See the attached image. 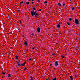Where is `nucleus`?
Returning a JSON list of instances; mask_svg holds the SVG:
<instances>
[{
	"mask_svg": "<svg viewBox=\"0 0 80 80\" xmlns=\"http://www.w3.org/2000/svg\"><path fill=\"white\" fill-rule=\"evenodd\" d=\"M31 13L32 15V16H33V15H35V17H37V16H38V14L37 13V11H31Z\"/></svg>",
	"mask_w": 80,
	"mask_h": 80,
	"instance_id": "1",
	"label": "nucleus"
},
{
	"mask_svg": "<svg viewBox=\"0 0 80 80\" xmlns=\"http://www.w3.org/2000/svg\"><path fill=\"white\" fill-rule=\"evenodd\" d=\"M75 23L76 24H78V21L77 19H75Z\"/></svg>",
	"mask_w": 80,
	"mask_h": 80,
	"instance_id": "2",
	"label": "nucleus"
},
{
	"mask_svg": "<svg viewBox=\"0 0 80 80\" xmlns=\"http://www.w3.org/2000/svg\"><path fill=\"white\" fill-rule=\"evenodd\" d=\"M58 61H56L55 62V67H57L58 66Z\"/></svg>",
	"mask_w": 80,
	"mask_h": 80,
	"instance_id": "3",
	"label": "nucleus"
},
{
	"mask_svg": "<svg viewBox=\"0 0 80 80\" xmlns=\"http://www.w3.org/2000/svg\"><path fill=\"white\" fill-rule=\"evenodd\" d=\"M37 30L38 32V33L40 32V28H38L37 29Z\"/></svg>",
	"mask_w": 80,
	"mask_h": 80,
	"instance_id": "4",
	"label": "nucleus"
},
{
	"mask_svg": "<svg viewBox=\"0 0 80 80\" xmlns=\"http://www.w3.org/2000/svg\"><path fill=\"white\" fill-rule=\"evenodd\" d=\"M24 44L25 45H26V46H28V43H27V41H25L24 42Z\"/></svg>",
	"mask_w": 80,
	"mask_h": 80,
	"instance_id": "5",
	"label": "nucleus"
},
{
	"mask_svg": "<svg viewBox=\"0 0 80 80\" xmlns=\"http://www.w3.org/2000/svg\"><path fill=\"white\" fill-rule=\"evenodd\" d=\"M57 28H59L60 27V23L57 25Z\"/></svg>",
	"mask_w": 80,
	"mask_h": 80,
	"instance_id": "6",
	"label": "nucleus"
},
{
	"mask_svg": "<svg viewBox=\"0 0 80 80\" xmlns=\"http://www.w3.org/2000/svg\"><path fill=\"white\" fill-rule=\"evenodd\" d=\"M58 6H62V4H61L60 2H59L58 3Z\"/></svg>",
	"mask_w": 80,
	"mask_h": 80,
	"instance_id": "7",
	"label": "nucleus"
},
{
	"mask_svg": "<svg viewBox=\"0 0 80 80\" xmlns=\"http://www.w3.org/2000/svg\"><path fill=\"white\" fill-rule=\"evenodd\" d=\"M15 57H16V60H18V56H16Z\"/></svg>",
	"mask_w": 80,
	"mask_h": 80,
	"instance_id": "8",
	"label": "nucleus"
},
{
	"mask_svg": "<svg viewBox=\"0 0 80 80\" xmlns=\"http://www.w3.org/2000/svg\"><path fill=\"white\" fill-rule=\"evenodd\" d=\"M18 67H20V66H21V64H20V63H18Z\"/></svg>",
	"mask_w": 80,
	"mask_h": 80,
	"instance_id": "9",
	"label": "nucleus"
},
{
	"mask_svg": "<svg viewBox=\"0 0 80 80\" xmlns=\"http://www.w3.org/2000/svg\"><path fill=\"white\" fill-rule=\"evenodd\" d=\"M70 78L71 80H73V78H72V76H70Z\"/></svg>",
	"mask_w": 80,
	"mask_h": 80,
	"instance_id": "10",
	"label": "nucleus"
},
{
	"mask_svg": "<svg viewBox=\"0 0 80 80\" xmlns=\"http://www.w3.org/2000/svg\"><path fill=\"white\" fill-rule=\"evenodd\" d=\"M8 77H11V76L10 75V74H9L8 75Z\"/></svg>",
	"mask_w": 80,
	"mask_h": 80,
	"instance_id": "11",
	"label": "nucleus"
},
{
	"mask_svg": "<svg viewBox=\"0 0 80 80\" xmlns=\"http://www.w3.org/2000/svg\"><path fill=\"white\" fill-rule=\"evenodd\" d=\"M30 80H33V78L32 77H30Z\"/></svg>",
	"mask_w": 80,
	"mask_h": 80,
	"instance_id": "12",
	"label": "nucleus"
},
{
	"mask_svg": "<svg viewBox=\"0 0 80 80\" xmlns=\"http://www.w3.org/2000/svg\"><path fill=\"white\" fill-rule=\"evenodd\" d=\"M61 57H62V58H64L65 57H64V56H63V55H62L61 56Z\"/></svg>",
	"mask_w": 80,
	"mask_h": 80,
	"instance_id": "13",
	"label": "nucleus"
},
{
	"mask_svg": "<svg viewBox=\"0 0 80 80\" xmlns=\"http://www.w3.org/2000/svg\"><path fill=\"white\" fill-rule=\"evenodd\" d=\"M72 18H70L69 19V21H72Z\"/></svg>",
	"mask_w": 80,
	"mask_h": 80,
	"instance_id": "14",
	"label": "nucleus"
},
{
	"mask_svg": "<svg viewBox=\"0 0 80 80\" xmlns=\"http://www.w3.org/2000/svg\"><path fill=\"white\" fill-rule=\"evenodd\" d=\"M44 3H47V2L46 1H45Z\"/></svg>",
	"mask_w": 80,
	"mask_h": 80,
	"instance_id": "15",
	"label": "nucleus"
},
{
	"mask_svg": "<svg viewBox=\"0 0 80 80\" xmlns=\"http://www.w3.org/2000/svg\"><path fill=\"white\" fill-rule=\"evenodd\" d=\"M26 4H27V5H28V4H29V2H27Z\"/></svg>",
	"mask_w": 80,
	"mask_h": 80,
	"instance_id": "16",
	"label": "nucleus"
},
{
	"mask_svg": "<svg viewBox=\"0 0 80 80\" xmlns=\"http://www.w3.org/2000/svg\"><path fill=\"white\" fill-rule=\"evenodd\" d=\"M63 6H65V3H64L62 4Z\"/></svg>",
	"mask_w": 80,
	"mask_h": 80,
	"instance_id": "17",
	"label": "nucleus"
},
{
	"mask_svg": "<svg viewBox=\"0 0 80 80\" xmlns=\"http://www.w3.org/2000/svg\"><path fill=\"white\" fill-rule=\"evenodd\" d=\"M75 8H72V10H75Z\"/></svg>",
	"mask_w": 80,
	"mask_h": 80,
	"instance_id": "18",
	"label": "nucleus"
},
{
	"mask_svg": "<svg viewBox=\"0 0 80 80\" xmlns=\"http://www.w3.org/2000/svg\"><path fill=\"white\" fill-rule=\"evenodd\" d=\"M33 9L34 10H36V8H33Z\"/></svg>",
	"mask_w": 80,
	"mask_h": 80,
	"instance_id": "19",
	"label": "nucleus"
},
{
	"mask_svg": "<svg viewBox=\"0 0 80 80\" xmlns=\"http://www.w3.org/2000/svg\"><path fill=\"white\" fill-rule=\"evenodd\" d=\"M24 65L25 64H24V63H23L22 64V66H24Z\"/></svg>",
	"mask_w": 80,
	"mask_h": 80,
	"instance_id": "20",
	"label": "nucleus"
},
{
	"mask_svg": "<svg viewBox=\"0 0 80 80\" xmlns=\"http://www.w3.org/2000/svg\"><path fill=\"white\" fill-rule=\"evenodd\" d=\"M23 3V2H21L20 3H21V4H22V3Z\"/></svg>",
	"mask_w": 80,
	"mask_h": 80,
	"instance_id": "21",
	"label": "nucleus"
},
{
	"mask_svg": "<svg viewBox=\"0 0 80 80\" xmlns=\"http://www.w3.org/2000/svg\"><path fill=\"white\" fill-rule=\"evenodd\" d=\"M67 24L68 25H70V24H69V22H68L67 23Z\"/></svg>",
	"mask_w": 80,
	"mask_h": 80,
	"instance_id": "22",
	"label": "nucleus"
},
{
	"mask_svg": "<svg viewBox=\"0 0 80 80\" xmlns=\"http://www.w3.org/2000/svg\"><path fill=\"white\" fill-rule=\"evenodd\" d=\"M2 74H3V75H5V73H4V72H2Z\"/></svg>",
	"mask_w": 80,
	"mask_h": 80,
	"instance_id": "23",
	"label": "nucleus"
},
{
	"mask_svg": "<svg viewBox=\"0 0 80 80\" xmlns=\"http://www.w3.org/2000/svg\"><path fill=\"white\" fill-rule=\"evenodd\" d=\"M41 10H42V9H40L39 10V12H40V11H41Z\"/></svg>",
	"mask_w": 80,
	"mask_h": 80,
	"instance_id": "24",
	"label": "nucleus"
},
{
	"mask_svg": "<svg viewBox=\"0 0 80 80\" xmlns=\"http://www.w3.org/2000/svg\"><path fill=\"white\" fill-rule=\"evenodd\" d=\"M31 60V59H30V58L28 59V60H29V61H30V60Z\"/></svg>",
	"mask_w": 80,
	"mask_h": 80,
	"instance_id": "25",
	"label": "nucleus"
},
{
	"mask_svg": "<svg viewBox=\"0 0 80 80\" xmlns=\"http://www.w3.org/2000/svg\"><path fill=\"white\" fill-rule=\"evenodd\" d=\"M34 3V2H32V4H33V3Z\"/></svg>",
	"mask_w": 80,
	"mask_h": 80,
	"instance_id": "26",
	"label": "nucleus"
},
{
	"mask_svg": "<svg viewBox=\"0 0 80 80\" xmlns=\"http://www.w3.org/2000/svg\"><path fill=\"white\" fill-rule=\"evenodd\" d=\"M59 23H60V24H62V22H60Z\"/></svg>",
	"mask_w": 80,
	"mask_h": 80,
	"instance_id": "27",
	"label": "nucleus"
},
{
	"mask_svg": "<svg viewBox=\"0 0 80 80\" xmlns=\"http://www.w3.org/2000/svg\"><path fill=\"white\" fill-rule=\"evenodd\" d=\"M24 70H27V68H24Z\"/></svg>",
	"mask_w": 80,
	"mask_h": 80,
	"instance_id": "28",
	"label": "nucleus"
},
{
	"mask_svg": "<svg viewBox=\"0 0 80 80\" xmlns=\"http://www.w3.org/2000/svg\"><path fill=\"white\" fill-rule=\"evenodd\" d=\"M20 23H21V24L22 23V21L20 22Z\"/></svg>",
	"mask_w": 80,
	"mask_h": 80,
	"instance_id": "29",
	"label": "nucleus"
},
{
	"mask_svg": "<svg viewBox=\"0 0 80 80\" xmlns=\"http://www.w3.org/2000/svg\"><path fill=\"white\" fill-rule=\"evenodd\" d=\"M38 2H40V0H38Z\"/></svg>",
	"mask_w": 80,
	"mask_h": 80,
	"instance_id": "30",
	"label": "nucleus"
},
{
	"mask_svg": "<svg viewBox=\"0 0 80 80\" xmlns=\"http://www.w3.org/2000/svg\"><path fill=\"white\" fill-rule=\"evenodd\" d=\"M52 55H55V53H52Z\"/></svg>",
	"mask_w": 80,
	"mask_h": 80,
	"instance_id": "31",
	"label": "nucleus"
},
{
	"mask_svg": "<svg viewBox=\"0 0 80 80\" xmlns=\"http://www.w3.org/2000/svg\"><path fill=\"white\" fill-rule=\"evenodd\" d=\"M52 64H51L50 65V66H52Z\"/></svg>",
	"mask_w": 80,
	"mask_h": 80,
	"instance_id": "32",
	"label": "nucleus"
},
{
	"mask_svg": "<svg viewBox=\"0 0 80 80\" xmlns=\"http://www.w3.org/2000/svg\"><path fill=\"white\" fill-rule=\"evenodd\" d=\"M34 48H32V49L33 50V49H34Z\"/></svg>",
	"mask_w": 80,
	"mask_h": 80,
	"instance_id": "33",
	"label": "nucleus"
},
{
	"mask_svg": "<svg viewBox=\"0 0 80 80\" xmlns=\"http://www.w3.org/2000/svg\"><path fill=\"white\" fill-rule=\"evenodd\" d=\"M19 62H20V61H18V63H19Z\"/></svg>",
	"mask_w": 80,
	"mask_h": 80,
	"instance_id": "34",
	"label": "nucleus"
},
{
	"mask_svg": "<svg viewBox=\"0 0 80 80\" xmlns=\"http://www.w3.org/2000/svg\"><path fill=\"white\" fill-rule=\"evenodd\" d=\"M32 0V2L34 1V0Z\"/></svg>",
	"mask_w": 80,
	"mask_h": 80,
	"instance_id": "35",
	"label": "nucleus"
},
{
	"mask_svg": "<svg viewBox=\"0 0 80 80\" xmlns=\"http://www.w3.org/2000/svg\"><path fill=\"white\" fill-rule=\"evenodd\" d=\"M24 64H25V63H26V62H24Z\"/></svg>",
	"mask_w": 80,
	"mask_h": 80,
	"instance_id": "36",
	"label": "nucleus"
},
{
	"mask_svg": "<svg viewBox=\"0 0 80 80\" xmlns=\"http://www.w3.org/2000/svg\"><path fill=\"white\" fill-rule=\"evenodd\" d=\"M46 80H48L47 79H46Z\"/></svg>",
	"mask_w": 80,
	"mask_h": 80,
	"instance_id": "37",
	"label": "nucleus"
},
{
	"mask_svg": "<svg viewBox=\"0 0 80 80\" xmlns=\"http://www.w3.org/2000/svg\"><path fill=\"white\" fill-rule=\"evenodd\" d=\"M29 0V1H30V0Z\"/></svg>",
	"mask_w": 80,
	"mask_h": 80,
	"instance_id": "38",
	"label": "nucleus"
},
{
	"mask_svg": "<svg viewBox=\"0 0 80 80\" xmlns=\"http://www.w3.org/2000/svg\"><path fill=\"white\" fill-rule=\"evenodd\" d=\"M32 35H33V34H32Z\"/></svg>",
	"mask_w": 80,
	"mask_h": 80,
	"instance_id": "39",
	"label": "nucleus"
},
{
	"mask_svg": "<svg viewBox=\"0 0 80 80\" xmlns=\"http://www.w3.org/2000/svg\"><path fill=\"white\" fill-rule=\"evenodd\" d=\"M75 77H77V76H75Z\"/></svg>",
	"mask_w": 80,
	"mask_h": 80,
	"instance_id": "40",
	"label": "nucleus"
}]
</instances>
